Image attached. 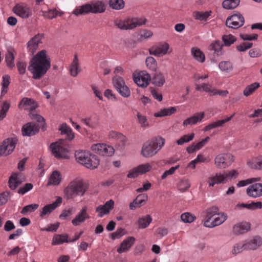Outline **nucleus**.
I'll list each match as a JSON object with an SVG mask.
<instances>
[{"label":"nucleus","instance_id":"f257e3e1","mask_svg":"<svg viewBox=\"0 0 262 262\" xmlns=\"http://www.w3.org/2000/svg\"><path fill=\"white\" fill-rule=\"evenodd\" d=\"M51 67V59L47 51L42 50L34 55L30 62L28 70L34 79H40Z\"/></svg>","mask_w":262,"mask_h":262},{"label":"nucleus","instance_id":"f03ea898","mask_svg":"<svg viewBox=\"0 0 262 262\" xmlns=\"http://www.w3.org/2000/svg\"><path fill=\"white\" fill-rule=\"evenodd\" d=\"M88 188L87 183L82 179L74 180L68 185L63 190L64 197L73 199L77 196H82Z\"/></svg>","mask_w":262,"mask_h":262},{"label":"nucleus","instance_id":"7ed1b4c3","mask_svg":"<svg viewBox=\"0 0 262 262\" xmlns=\"http://www.w3.org/2000/svg\"><path fill=\"white\" fill-rule=\"evenodd\" d=\"M165 144V139L161 137H156L148 140L143 145L141 154L145 158L156 155Z\"/></svg>","mask_w":262,"mask_h":262},{"label":"nucleus","instance_id":"20e7f679","mask_svg":"<svg viewBox=\"0 0 262 262\" xmlns=\"http://www.w3.org/2000/svg\"><path fill=\"white\" fill-rule=\"evenodd\" d=\"M262 245V237L256 235L250 240L241 241L235 244L232 249L233 255L241 253L244 250H255Z\"/></svg>","mask_w":262,"mask_h":262},{"label":"nucleus","instance_id":"39448f33","mask_svg":"<svg viewBox=\"0 0 262 262\" xmlns=\"http://www.w3.org/2000/svg\"><path fill=\"white\" fill-rule=\"evenodd\" d=\"M146 22V19L145 18H128L124 20L116 19L114 24L120 29L127 30L144 25Z\"/></svg>","mask_w":262,"mask_h":262},{"label":"nucleus","instance_id":"423d86ee","mask_svg":"<svg viewBox=\"0 0 262 262\" xmlns=\"http://www.w3.org/2000/svg\"><path fill=\"white\" fill-rule=\"evenodd\" d=\"M238 172L236 170H232L228 172H224L223 173H217L215 176L209 179L208 183L209 186L213 187L215 184L226 183L232 178H236Z\"/></svg>","mask_w":262,"mask_h":262},{"label":"nucleus","instance_id":"0eeeda50","mask_svg":"<svg viewBox=\"0 0 262 262\" xmlns=\"http://www.w3.org/2000/svg\"><path fill=\"white\" fill-rule=\"evenodd\" d=\"M62 140L50 145L53 155L57 159H67L69 158V151L61 145Z\"/></svg>","mask_w":262,"mask_h":262},{"label":"nucleus","instance_id":"6e6552de","mask_svg":"<svg viewBox=\"0 0 262 262\" xmlns=\"http://www.w3.org/2000/svg\"><path fill=\"white\" fill-rule=\"evenodd\" d=\"M233 161V156L229 154H220L214 158V164L219 169H224L230 166Z\"/></svg>","mask_w":262,"mask_h":262},{"label":"nucleus","instance_id":"1a4fd4ad","mask_svg":"<svg viewBox=\"0 0 262 262\" xmlns=\"http://www.w3.org/2000/svg\"><path fill=\"white\" fill-rule=\"evenodd\" d=\"M227 219L226 214H212L204 223V226L208 228H213L220 225Z\"/></svg>","mask_w":262,"mask_h":262},{"label":"nucleus","instance_id":"9d476101","mask_svg":"<svg viewBox=\"0 0 262 262\" xmlns=\"http://www.w3.org/2000/svg\"><path fill=\"white\" fill-rule=\"evenodd\" d=\"M17 139L15 138L5 140L0 146V156H7L10 154L15 147Z\"/></svg>","mask_w":262,"mask_h":262},{"label":"nucleus","instance_id":"9b49d317","mask_svg":"<svg viewBox=\"0 0 262 262\" xmlns=\"http://www.w3.org/2000/svg\"><path fill=\"white\" fill-rule=\"evenodd\" d=\"M114 86L117 91L124 97H128L130 95L129 88L125 85L123 79L119 76H116L113 79Z\"/></svg>","mask_w":262,"mask_h":262},{"label":"nucleus","instance_id":"f8f14e48","mask_svg":"<svg viewBox=\"0 0 262 262\" xmlns=\"http://www.w3.org/2000/svg\"><path fill=\"white\" fill-rule=\"evenodd\" d=\"M245 19L240 13L234 14L227 17L226 21L227 27L236 29L243 26Z\"/></svg>","mask_w":262,"mask_h":262},{"label":"nucleus","instance_id":"ddd939ff","mask_svg":"<svg viewBox=\"0 0 262 262\" xmlns=\"http://www.w3.org/2000/svg\"><path fill=\"white\" fill-rule=\"evenodd\" d=\"M92 150L103 156H111L114 152V148L103 144H96L92 146Z\"/></svg>","mask_w":262,"mask_h":262},{"label":"nucleus","instance_id":"4468645a","mask_svg":"<svg viewBox=\"0 0 262 262\" xmlns=\"http://www.w3.org/2000/svg\"><path fill=\"white\" fill-rule=\"evenodd\" d=\"M43 38V34H37L31 38L27 43V49L29 52L33 54L38 49L39 44L42 43Z\"/></svg>","mask_w":262,"mask_h":262},{"label":"nucleus","instance_id":"2eb2a0df","mask_svg":"<svg viewBox=\"0 0 262 262\" xmlns=\"http://www.w3.org/2000/svg\"><path fill=\"white\" fill-rule=\"evenodd\" d=\"M169 48V45L165 42L162 45L152 46L149 49V53L150 55L161 57L167 53Z\"/></svg>","mask_w":262,"mask_h":262},{"label":"nucleus","instance_id":"dca6fc26","mask_svg":"<svg viewBox=\"0 0 262 262\" xmlns=\"http://www.w3.org/2000/svg\"><path fill=\"white\" fill-rule=\"evenodd\" d=\"M251 229V224L247 222H239L235 224L233 227V233L235 235L244 234Z\"/></svg>","mask_w":262,"mask_h":262},{"label":"nucleus","instance_id":"f3484780","mask_svg":"<svg viewBox=\"0 0 262 262\" xmlns=\"http://www.w3.org/2000/svg\"><path fill=\"white\" fill-rule=\"evenodd\" d=\"M151 79L150 76L148 73L141 72L137 76L134 77V82L139 86L142 88L146 87Z\"/></svg>","mask_w":262,"mask_h":262},{"label":"nucleus","instance_id":"a211bd4d","mask_svg":"<svg viewBox=\"0 0 262 262\" xmlns=\"http://www.w3.org/2000/svg\"><path fill=\"white\" fill-rule=\"evenodd\" d=\"M39 129V125L35 123L29 122L25 124L22 128L23 136H31L36 134Z\"/></svg>","mask_w":262,"mask_h":262},{"label":"nucleus","instance_id":"6ab92c4d","mask_svg":"<svg viewBox=\"0 0 262 262\" xmlns=\"http://www.w3.org/2000/svg\"><path fill=\"white\" fill-rule=\"evenodd\" d=\"M248 196L257 198L262 196V183H255L250 185L246 190Z\"/></svg>","mask_w":262,"mask_h":262},{"label":"nucleus","instance_id":"aec40b11","mask_svg":"<svg viewBox=\"0 0 262 262\" xmlns=\"http://www.w3.org/2000/svg\"><path fill=\"white\" fill-rule=\"evenodd\" d=\"M151 168V166L146 163L142 164L134 168L132 171L129 172L127 174L129 178H135L138 176V174H143L149 171Z\"/></svg>","mask_w":262,"mask_h":262},{"label":"nucleus","instance_id":"412c9836","mask_svg":"<svg viewBox=\"0 0 262 262\" xmlns=\"http://www.w3.org/2000/svg\"><path fill=\"white\" fill-rule=\"evenodd\" d=\"M13 11L17 15L23 18H27L31 15V11L27 6L16 5L13 8Z\"/></svg>","mask_w":262,"mask_h":262},{"label":"nucleus","instance_id":"4be33fe9","mask_svg":"<svg viewBox=\"0 0 262 262\" xmlns=\"http://www.w3.org/2000/svg\"><path fill=\"white\" fill-rule=\"evenodd\" d=\"M248 166L256 170H262V155L252 157L247 162Z\"/></svg>","mask_w":262,"mask_h":262},{"label":"nucleus","instance_id":"5701e85b","mask_svg":"<svg viewBox=\"0 0 262 262\" xmlns=\"http://www.w3.org/2000/svg\"><path fill=\"white\" fill-rule=\"evenodd\" d=\"M18 106L19 108L32 111L38 107V104L33 99L25 97L21 99Z\"/></svg>","mask_w":262,"mask_h":262},{"label":"nucleus","instance_id":"b1692460","mask_svg":"<svg viewBox=\"0 0 262 262\" xmlns=\"http://www.w3.org/2000/svg\"><path fill=\"white\" fill-rule=\"evenodd\" d=\"M135 241L136 239L134 237H128L121 243L120 247L117 249V252L119 253H122L127 251L134 244Z\"/></svg>","mask_w":262,"mask_h":262},{"label":"nucleus","instance_id":"393cba45","mask_svg":"<svg viewBox=\"0 0 262 262\" xmlns=\"http://www.w3.org/2000/svg\"><path fill=\"white\" fill-rule=\"evenodd\" d=\"M91 154L90 152L88 151L78 150L75 152V157L79 163L86 167L87 160L89 159Z\"/></svg>","mask_w":262,"mask_h":262},{"label":"nucleus","instance_id":"a878e982","mask_svg":"<svg viewBox=\"0 0 262 262\" xmlns=\"http://www.w3.org/2000/svg\"><path fill=\"white\" fill-rule=\"evenodd\" d=\"M110 139H113L116 141V143L119 146H123L125 145L127 141L126 138L122 134L115 132L111 131L108 135Z\"/></svg>","mask_w":262,"mask_h":262},{"label":"nucleus","instance_id":"bb28decb","mask_svg":"<svg viewBox=\"0 0 262 262\" xmlns=\"http://www.w3.org/2000/svg\"><path fill=\"white\" fill-rule=\"evenodd\" d=\"M205 114L204 112H200L195 114L193 116L185 119L183 123L184 126L188 125H193L196 124L198 122L201 121L204 118Z\"/></svg>","mask_w":262,"mask_h":262},{"label":"nucleus","instance_id":"cd10ccee","mask_svg":"<svg viewBox=\"0 0 262 262\" xmlns=\"http://www.w3.org/2000/svg\"><path fill=\"white\" fill-rule=\"evenodd\" d=\"M20 173H14L11 176L8 182L9 187L11 189H15L21 184L22 181L20 180Z\"/></svg>","mask_w":262,"mask_h":262},{"label":"nucleus","instance_id":"c85d7f7f","mask_svg":"<svg viewBox=\"0 0 262 262\" xmlns=\"http://www.w3.org/2000/svg\"><path fill=\"white\" fill-rule=\"evenodd\" d=\"M114 207V201L110 200L103 205H99L96 209V212L98 213H109Z\"/></svg>","mask_w":262,"mask_h":262},{"label":"nucleus","instance_id":"c756f323","mask_svg":"<svg viewBox=\"0 0 262 262\" xmlns=\"http://www.w3.org/2000/svg\"><path fill=\"white\" fill-rule=\"evenodd\" d=\"M64 243H69L68 234H56L53 236L52 241V245H59L62 244Z\"/></svg>","mask_w":262,"mask_h":262},{"label":"nucleus","instance_id":"7c9ffc66","mask_svg":"<svg viewBox=\"0 0 262 262\" xmlns=\"http://www.w3.org/2000/svg\"><path fill=\"white\" fill-rule=\"evenodd\" d=\"M62 198L60 196L56 197V201L52 204L45 206L41 213H50L56 208L61 203Z\"/></svg>","mask_w":262,"mask_h":262},{"label":"nucleus","instance_id":"2f4dec72","mask_svg":"<svg viewBox=\"0 0 262 262\" xmlns=\"http://www.w3.org/2000/svg\"><path fill=\"white\" fill-rule=\"evenodd\" d=\"M86 168L90 169H95L99 165V159L96 155L91 154L89 159L87 160Z\"/></svg>","mask_w":262,"mask_h":262},{"label":"nucleus","instance_id":"473e14b6","mask_svg":"<svg viewBox=\"0 0 262 262\" xmlns=\"http://www.w3.org/2000/svg\"><path fill=\"white\" fill-rule=\"evenodd\" d=\"M93 13H101L105 11L106 5L104 2L100 1H97L91 3Z\"/></svg>","mask_w":262,"mask_h":262},{"label":"nucleus","instance_id":"72a5a7b5","mask_svg":"<svg viewBox=\"0 0 262 262\" xmlns=\"http://www.w3.org/2000/svg\"><path fill=\"white\" fill-rule=\"evenodd\" d=\"M148 200V196L146 194L143 193L139 194L134 200L133 202L129 204V208L131 210H134V204H139L141 206L145 204Z\"/></svg>","mask_w":262,"mask_h":262},{"label":"nucleus","instance_id":"f704fd0d","mask_svg":"<svg viewBox=\"0 0 262 262\" xmlns=\"http://www.w3.org/2000/svg\"><path fill=\"white\" fill-rule=\"evenodd\" d=\"M223 46V43L220 40H216L212 42L208 47V49L210 51L214 52V54L217 55L222 54V47Z\"/></svg>","mask_w":262,"mask_h":262},{"label":"nucleus","instance_id":"c9c22d12","mask_svg":"<svg viewBox=\"0 0 262 262\" xmlns=\"http://www.w3.org/2000/svg\"><path fill=\"white\" fill-rule=\"evenodd\" d=\"M93 13L91 4H88L77 8L73 12L76 15L85 14Z\"/></svg>","mask_w":262,"mask_h":262},{"label":"nucleus","instance_id":"e433bc0d","mask_svg":"<svg viewBox=\"0 0 262 262\" xmlns=\"http://www.w3.org/2000/svg\"><path fill=\"white\" fill-rule=\"evenodd\" d=\"M70 72L71 76L73 77H76L80 72L78 59L76 54L74 55V58L71 64Z\"/></svg>","mask_w":262,"mask_h":262},{"label":"nucleus","instance_id":"4c0bfd02","mask_svg":"<svg viewBox=\"0 0 262 262\" xmlns=\"http://www.w3.org/2000/svg\"><path fill=\"white\" fill-rule=\"evenodd\" d=\"M152 82L157 86H162L165 82V79L163 74L161 72L156 73L152 78Z\"/></svg>","mask_w":262,"mask_h":262},{"label":"nucleus","instance_id":"58836bf2","mask_svg":"<svg viewBox=\"0 0 262 262\" xmlns=\"http://www.w3.org/2000/svg\"><path fill=\"white\" fill-rule=\"evenodd\" d=\"M61 180V177L59 172L57 171H54L51 175L49 180L48 182V185H58Z\"/></svg>","mask_w":262,"mask_h":262},{"label":"nucleus","instance_id":"ea45409f","mask_svg":"<svg viewBox=\"0 0 262 262\" xmlns=\"http://www.w3.org/2000/svg\"><path fill=\"white\" fill-rule=\"evenodd\" d=\"M177 111L176 107H170L161 110L159 112L155 113L154 116L156 117H161L165 116H169L174 114Z\"/></svg>","mask_w":262,"mask_h":262},{"label":"nucleus","instance_id":"a19ab883","mask_svg":"<svg viewBox=\"0 0 262 262\" xmlns=\"http://www.w3.org/2000/svg\"><path fill=\"white\" fill-rule=\"evenodd\" d=\"M194 58L199 62H203L205 59L204 54L199 49L193 48L191 51Z\"/></svg>","mask_w":262,"mask_h":262},{"label":"nucleus","instance_id":"79ce46f5","mask_svg":"<svg viewBox=\"0 0 262 262\" xmlns=\"http://www.w3.org/2000/svg\"><path fill=\"white\" fill-rule=\"evenodd\" d=\"M259 83L256 82L253 83L246 87L244 90L243 94L245 96L248 97L251 95L254 92L256 91V89L259 88Z\"/></svg>","mask_w":262,"mask_h":262},{"label":"nucleus","instance_id":"37998d69","mask_svg":"<svg viewBox=\"0 0 262 262\" xmlns=\"http://www.w3.org/2000/svg\"><path fill=\"white\" fill-rule=\"evenodd\" d=\"M61 134L66 135V138L69 140H72L74 138V134L72 133V129L66 124H63L60 126V129Z\"/></svg>","mask_w":262,"mask_h":262},{"label":"nucleus","instance_id":"c03bdc74","mask_svg":"<svg viewBox=\"0 0 262 262\" xmlns=\"http://www.w3.org/2000/svg\"><path fill=\"white\" fill-rule=\"evenodd\" d=\"M239 4V0H225L222 6L226 9H232L235 8Z\"/></svg>","mask_w":262,"mask_h":262},{"label":"nucleus","instance_id":"a18cd8bd","mask_svg":"<svg viewBox=\"0 0 262 262\" xmlns=\"http://www.w3.org/2000/svg\"><path fill=\"white\" fill-rule=\"evenodd\" d=\"M145 63L146 67L150 70L155 72L157 69V62L154 57L151 56L147 57L145 60Z\"/></svg>","mask_w":262,"mask_h":262},{"label":"nucleus","instance_id":"49530a36","mask_svg":"<svg viewBox=\"0 0 262 262\" xmlns=\"http://www.w3.org/2000/svg\"><path fill=\"white\" fill-rule=\"evenodd\" d=\"M219 67L221 71L229 73L233 70V66L230 61H224L219 63Z\"/></svg>","mask_w":262,"mask_h":262},{"label":"nucleus","instance_id":"de8ad7c7","mask_svg":"<svg viewBox=\"0 0 262 262\" xmlns=\"http://www.w3.org/2000/svg\"><path fill=\"white\" fill-rule=\"evenodd\" d=\"M151 221L152 219L149 215L139 219L138 220L139 228L141 229L146 228L151 223Z\"/></svg>","mask_w":262,"mask_h":262},{"label":"nucleus","instance_id":"09e8293b","mask_svg":"<svg viewBox=\"0 0 262 262\" xmlns=\"http://www.w3.org/2000/svg\"><path fill=\"white\" fill-rule=\"evenodd\" d=\"M236 207H244L250 209H254L256 208H261L262 203L261 202H252L250 204H244L242 203L238 204L236 206Z\"/></svg>","mask_w":262,"mask_h":262},{"label":"nucleus","instance_id":"8fccbe9b","mask_svg":"<svg viewBox=\"0 0 262 262\" xmlns=\"http://www.w3.org/2000/svg\"><path fill=\"white\" fill-rule=\"evenodd\" d=\"M109 5L113 9L120 10L124 8V2L123 0H110Z\"/></svg>","mask_w":262,"mask_h":262},{"label":"nucleus","instance_id":"3c124183","mask_svg":"<svg viewBox=\"0 0 262 262\" xmlns=\"http://www.w3.org/2000/svg\"><path fill=\"white\" fill-rule=\"evenodd\" d=\"M211 11H206L205 12H194L193 13V17L198 20H206L207 18L210 15Z\"/></svg>","mask_w":262,"mask_h":262},{"label":"nucleus","instance_id":"603ef678","mask_svg":"<svg viewBox=\"0 0 262 262\" xmlns=\"http://www.w3.org/2000/svg\"><path fill=\"white\" fill-rule=\"evenodd\" d=\"M3 79L2 95H5L7 92V89L10 84V77L8 75H6L3 76Z\"/></svg>","mask_w":262,"mask_h":262},{"label":"nucleus","instance_id":"864d4df0","mask_svg":"<svg viewBox=\"0 0 262 262\" xmlns=\"http://www.w3.org/2000/svg\"><path fill=\"white\" fill-rule=\"evenodd\" d=\"M42 13L44 17L48 19H52L55 18L58 15L61 16L62 14L56 9L50 10L47 12H42Z\"/></svg>","mask_w":262,"mask_h":262},{"label":"nucleus","instance_id":"5fc2aeb1","mask_svg":"<svg viewBox=\"0 0 262 262\" xmlns=\"http://www.w3.org/2000/svg\"><path fill=\"white\" fill-rule=\"evenodd\" d=\"M194 137V134L191 133L190 135H185L180 138V139L176 141L178 145H182L185 143H188L193 140Z\"/></svg>","mask_w":262,"mask_h":262},{"label":"nucleus","instance_id":"6e6d98bb","mask_svg":"<svg viewBox=\"0 0 262 262\" xmlns=\"http://www.w3.org/2000/svg\"><path fill=\"white\" fill-rule=\"evenodd\" d=\"M236 40V38L231 34L224 35L222 36V40L224 42V45L226 46H230L231 44L233 43Z\"/></svg>","mask_w":262,"mask_h":262},{"label":"nucleus","instance_id":"4d7b16f0","mask_svg":"<svg viewBox=\"0 0 262 262\" xmlns=\"http://www.w3.org/2000/svg\"><path fill=\"white\" fill-rule=\"evenodd\" d=\"M14 56L12 52L8 51L6 55V61L7 65L10 68L12 69L14 67L15 64L14 63Z\"/></svg>","mask_w":262,"mask_h":262},{"label":"nucleus","instance_id":"13d9d810","mask_svg":"<svg viewBox=\"0 0 262 262\" xmlns=\"http://www.w3.org/2000/svg\"><path fill=\"white\" fill-rule=\"evenodd\" d=\"M260 180V178H253L251 179H248L245 180H242L239 181L237 184V186L239 187L245 186L248 184L254 183L256 181H259Z\"/></svg>","mask_w":262,"mask_h":262},{"label":"nucleus","instance_id":"bf43d9fd","mask_svg":"<svg viewBox=\"0 0 262 262\" xmlns=\"http://www.w3.org/2000/svg\"><path fill=\"white\" fill-rule=\"evenodd\" d=\"M86 214H78L75 219L72 220V224L74 226H78L81 223L83 222L88 216H85Z\"/></svg>","mask_w":262,"mask_h":262},{"label":"nucleus","instance_id":"052dcab7","mask_svg":"<svg viewBox=\"0 0 262 262\" xmlns=\"http://www.w3.org/2000/svg\"><path fill=\"white\" fill-rule=\"evenodd\" d=\"M10 197L9 191H5L0 193V206L5 204L8 201Z\"/></svg>","mask_w":262,"mask_h":262},{"label":"nucleus","instance_id":"680f3d73","mask_svg":"<svg viewBox=\"0 0 262 262\" xmlns=\"http://www.w3.org/2000/svg\"><path fill=\"white\" fill-rule=\"evenodd\" d=\"M196 217L193 214H181V220L184 223H192Z\"/></svg>","mask_w":262,"mask_h":262},{"label":"nucleus","instance_id":"e2e57ef3","mask_svg":"<svg viewBox=\"0 0 262 262\" xmlns=\"http://www.w3.org/2000/svg\"><path fill=\"white\" fill-rule=\"evenodd\" d=\"M39 207V205L37 204H33L28 205L27 206H25L20 213H27L28 212H32L35 211V210L38 208Z\"/></svg>","mask_w":262,"mask_h":262},{"label":"nucleus","instance_id":"0e129e2a","mask_svg":"<svg viewBox=\"0 0 262 262\" xmlns=\"http://www.w3.org/2000/svg\"><path fill=\"white\" fill-rule=\"evenodd\" d=\"M10 107V104L7 102L3 103L2 109L0 111V120H2L6 116V113Z\"/></svg>","mask_w":262,"mask_h":262},{"label":"nucleus","instance_id":"69168bd1","mask_svg":"<svg viewBox=\"0 0 262 262\" xmlns=\"http://www.w3.org/2000/svg\"><path fill=\"white\" fill-rule=\"evenodd\" d=\"M16 66L20 74L23 75L25 73L27 67V63L21 60L18 61Z\"/></svg>","mask_w":262,"mask_h":262},{"label":"nucleus","instance_id":"338daca9","mask_svg":"<svg viewBox=\"0 0 262 262\" xmlns=\"http://www.w3.org/2000/svg\"><path fill=\"white\" fill-rule=\"evenodd\" d=\"M31 118L32 120H35L37 122H38L39 124H38L37 125H39V127L40 126H42L43 127L44 125L45 124V119L41 116H40L39 115L32 114Z\"/></svg>","mask_w":262,"mask_h":262},{"label":"nucleus","instance_id":"774afa93","mask_svg":"<svg viewBox=\"0 0 262 262\" xmlns=\"http://www.w3.org/2000/svg\"><path fill=\"white\" fill-rule=\"evenodd\" d=\"M59 225L60 223L57 222L56 223L48 225L47 227L41 228V230L43 231L55 232L58 229Z\"/></svg>","mask_w":262,"mask_h":262}]
</instances>
